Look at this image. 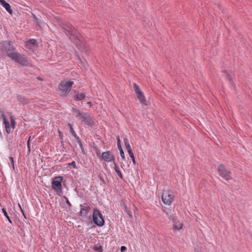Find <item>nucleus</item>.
<instances>
[{
    "label": "nucleus",
    "instance_id": "obj_9",
    "mask_svg": "<svg viewBox=\"0 0 252 252\" xmlns=\"http://www.w3.org/2000/svg\"><path fill=\"white\" fill-rule=\"evenodd\" d=\"M81 119L82 120V121L85 123L86 125L90 127H93L94 124V122L93 118L89 114L87 113H85L83 115V116H82Z\"/></svg>",
    "mask_w": 252,
    "mask_h": 252
},
{
    "label": "nucleus",
    "instance_id": "obj_8",
    "mask_svg": "<svg viewBox=\"0 0 252 252\" xmlns=\"http://www.w3.org/2000/svg\"><path fill=\"white\" fill-rule=\"evenodd\" d=\"M13 43L10 40L2 41L0 43V50L5 53L13 46Z\"/></svg>",
    "mask_w": 252,
    "mask_h": 252
},
{
    "label": "nucleus",
    "instance_id": "obj_22",
    "mask_svg": "<svg viewBox=\"0 0 252 252\" xmlns=\"http://www.w3.org/2000/svg\"><path fill=\"white\" fill-rule=\"evenodd\" d=\"M124 142L126 145V148L127 151V152L132 150L129 144L128 139L127 138H124Z\"/></svg>",
    "mask_w": 252,
    "mask_h": 252
},
{
    "label": "nucleus",
    "instance_id": "obj_33",
    "mask_svg": "<svg viewBox=\"0 0 252 252\" xmlns=\"http://www.w3.org/2000/svg\"><path fill=\"white\" fill-rule=\"evenodd\" d=\"M64 198L65 199V202L66 203V204L68 205L69 207H70L71 206V204L68 200V198L65 196H64Z\"/></svg>",
    "mask_w": 252,
    "mask_h": 252
},
{
    "label": "nucleus",
    "instance_id": "obj_34",
    "mask_svg": "<svg viewBox=\"0 0 252 252\" xmlns=\"http://www.w3.org/2000/svg\"><path fill=\"white\" fill-rule=\"evenodd\" d=\"M126 247L124 246H121V248H120V250L122 252H125L126 251Z\"/></svg>",
    "mask_w": 252,
    "mask_h": 252
},
{
    "label": "nucleus",
    "instance_id": "obj_19",
    "mask_svg": "<svg viewBox=\"0 0 252 252\" xmlns=\"http://www.w3.org/2000/svg\"><path fill=\"white\" fill-rule=\"evenodd\" d=\"M73 112L75 114L76 117H80L81 119L85 113L81 112L79 109L73 108Z\"/></svg>",
    "mask_w": 252,
    "mask_h": 252
},
{
    "label": "nucleus",
    "instance_id": "obj_2",
    "mask_svg": "<svg viewBox=\"0 0 252 252\" xmlns=\"http://www.w3.org/2000/svg\"><path fill=\"white\" fill-rule=\"evenodd\" d=\"M11 60L15 61L22 66H31V61L29 58L27 57L25 55L20 54L18 52L12 57Z\"/></svg>",
    "mask_w": 252,
    "mask_h": 252
},
{
    "label": "nucleus",
    "instance_id": "obj_4",
    "mask_svg": "<svg viewBox=\"0 0 252 252\" xmlns=\"http://www.w3.org/2000/svg\"><path fill=\"white\" fill-rule=\"evenodd\" d=\"M63 181V177L61 176H56L52 179L51 186L52 189L60 195L59 192H61L63 189L62 183Z\"/></svg>",
    "mask_w": 252,
    "mask_h": 252
},
{
    "label": "nucleus",
    "instance_id": "obj_32",
    "mask_svg": "<svg viewBox=\"0 0 252 252\" xmlns=\"http://www.w3.org/2000/svg\"><path fill=\"white\" fill-rule=\"evenodd\" d=\"M75 138L77 140V143L79 144V145H81V141L79 138V137L77 135H75V136H74Z\"/></svg>",
    "mask_w": 252,
    "mask_h": 252
},
{
    "label": "nucleus",
    "instance_id": "obj_31",
    "mask_svg": "<svg viewBox=\"0 0 252 252\" xmlns=\"http://www.w3.org/2000/svg\"><path fill=\"white\" fill-rule=\"evenodd\" d=\"M126 210L128 214V215L132 218V213L131 212V211L130 210H129L126 207Z\"/></svg>",
    "mask_w": 252,
    "mask_h": 252
},
{
    "label": "nucleus",
    "instance_id": "obj_29",
    "mask_svg": "<svg viewBox=\"0 0 252 252\" xmlns=\"http://www.w3.org/2000/svg\"><path fill=\"white\" fill-rule=\"evenodd\" d=\"M94 250L99 252H102V247L101 246H94Z\"/></svg>",
    "mask_w": 252,
    "mask_h": 252
},
{
    "label": "nucleus",
    "instance_id": "obj_3",
    "mask_svg": "<svg viewBox=\"0 0 252 252\" xmlns=\"http://www.w3.org/2000/svg\"><path fill=\"white\" fill-rule=\"evenodd\" d=\"M73 84L74 82L71 81H62L59 85V89L61 93V94L66 96L71 91Z\"/></svg>",
    "mask_w": 252,
    "mask_h": 252
},
{
    "label": "nucleus",
    "instance_id": "obj_14",
    "mask_svg": "<svg viewBox=\"0 0 252 252\" xmlns=\"http://www.w3.org/2000/svg\"><path fill=\"white\" fill-rule=\"evenodd\" d=\"M136 95L137 98L141 103L145 104V105H147L145 96L142 91L136 94Z\"/></svg>",
    "mask_w": 252,
    "mask_h": 252
},
{
    "label": "nucleus",
    "instance_id": "obj_17",
    "mask_svg": "<svg viewBox=\"0 0 252 252\" xmlns=\"http://www.w3.org/2000/svg\"><path fill=\"white\" fill-rule=\"evenodd\" d=\"M118 148L119 150H120V155L122 158L123 160H125V154L124 152V151L121 147V144H120V140L119 137L118 138Z\"/></svg>",
    "mask_w": 252,
    "mask_h": 252
},
{
    "label": "nucleus",
    "instance_id": "obj_46",
    "mask_svg": "<svg viewBox=\"0 0 252 252\" xmlns=\"http://www.w3.org/2000/svg\"><path fill=\"white\" fill-rule=\"evenodd\" d=\"M88 104H91V102H88Z\"/></svg>",
    "mask_w": 252,
    "mask_h": 252
},
{
    "label": "nucleus",
    "instance_id": "obj_45",
    "mask_svg": "<svg viewBox=\"0 0 252 252\" xmlns=\"http://www.w3.org/2000/svg\"><path fill=\"white\" fill-rule=\"evenodd\" d=\"M96 154H97V156L98 157V156H99V154H98L97 153H96Z\"/></svg>",
    "mask_w": 252,
    "mask_h": 252
},
{
    "label": "nucleus",
    "instance_id": "obj_11",
    "mask_svg": "<svg viewBox=\"0 0 252 252\" xmlns=\"http://www.w3.org/2000/svg\"><path fill=\"white\" fill-rule=\"evenodd\" d=\"M72 96L74 98L75 101L81 100L85 98L86 97V94L85 93H81L79 94L78 92L74 91L73 93L71 94Z\"/></svg>",
    "mask_w": 252,
    "mask_h": 252
},
{
    "label": "nucleus",
    "instance_id": "obj_44",
    "mask_svg": "<svg viewBox=\"0 0 252 252\" xmlns=\"http://www.w3.org/2000/svg\"><path fill=\"white\" fill-rule=\"evenodd\" d=\"M59 132H60V136H62V133H61V131H59Z\"/></svg>",
    "mask_w": 252,
    "mask_h": 252
},
{
    "label": "nucleus",
    "instance_id": "obj_36",
    "mask_svg": "<svg viewBox=\"0 0 252 252\" xmlns=\"http://www.w3.org/2000/svg\"><path fill=\"white\" fill-rule=\"evenodd\" d=\"M226 78L229 80V81L230 82L231 80V78L230 76L228 74V73L226 71L224 72Z\"/></svg>",
    "mask_w": 252,
    "mask_h": 252
},
{
    "label": "nucleus",
    "instance_id": "obj_10",
    "mask_svg": "<svg viewBox=\"0 0 252 252\" xmlns=\"http://www.w3.org/2000/svg\"><path fill=\"white\" fill-rule=\"evenodd\" d=\"M101 158L107 162L114 161V156L110 151H106L102 153Z\"/></svg>",
    "mask_w": 252,
    "mask_h": 252
},
{
    "label": "nucleus",
    "instance_id": "obj_16",
    "mask_svg": "<svg viewBox=\"0 0 252 252\" xmlns=\"http://www.w3.org/2000/svg\"><path fill=\"white\" fill-rule=\"evenodd\" d=\"M17 53V52L16 49L14 46H12L11 48H10V49L6 52L7 56L10 59H11L12 57H13V56Z\"/></svg>",
    "mask_w": 252,
    "mask_h": 252
},
{
    "label": "nucleus",
    "instance_id": "obj_15",
    "mask_svg": "<svg viewBox=\"0 0 252 252\" xmlns=\"http://www.w3.org/2000/svg\"><path fill=\"white\" fill-rule=\"evenodd\" d=\"M17 53V52L16 49L14 46H12L11 48H10V49L6 52L7 56L10 59H11L12 57H13V56Z\"/></svg>",
    "mask_w": 252,
    "mask_h": 252
},
{
    "label": "nucleus",
    "instance_id": "obj_30",
    "mask_svg": "<svg viewBox=\"0 0 252 252\" xmlns=\"http://www.w3.org/2000/svg\"><path fill=\"white\" fill-rule=\"evenodd\" d=\"M30 138H31V137H29V138L27 141L28 151L29 153L31 152L30 144Z\"/></svg>",
    "mask_w": 252,
    "mask_h": 252
},
{
    "label": "nucleus",
    "instance_id": "obj_7",
    "mask_svg": "<svg viewBox=\"0 0 252 252\" xmlns=\"http://www.w3.org/2000/svg\"><path fill=\"white\" fill-rule=\"evenodd\" d=\"M218 169L220 175L225 180L228 181L231 178L230 172L226 170L223 164L219 165Z\"/></svg>",
    "mask_w": 252,
    "mask_h": 252
},
{
    "label": "nucleus",
    "instance_id": "obj_25",
    "mask_svg": "<svg viewBox=\"0 0 252 252\" xmlns=\"http://www.w3.org/2000/svg\"><path fill=\"white\" fill-rule=\"evenodd\" d=\"M2 213H3V214H4V216H5V217L7 218V219L8 220V221H9L10 223H12V221H11V220H10V218H9V216L8 215V214H7V212H6V209H5V208H3L2 209Z\"/></svg>",
    "mask_w": 252,
    "mask_h": 252
},
{
    "label": "nucleus",
    "instance_id": "obj_24",
    "mask_svg": "<svg viewBox=\"0 0 252 252\" xmlns=\"http://www.w3.org/2000/svg\"><path fill=\"white\" fill-rule=\"evenodd\" d=\"M5 125V130H6V132L8 133V134H9L13 130H11V128L10 127V125L9 124V123H6Z\"/></svg>",
    "mask_w": 252,
    "mask_h": 252
},
{
    "label": "nucleus",
    "instance_id": "obj_28",
    "mask_svg": "<svg viewBox=\"0 0 252 252\" xmlns=\"http://www.w3.org/2000/svg\"><path fill=\"white\" fill-rule=\"evenodd\" d=\"M127 152H128V153L129 154V157L131 158V159L132 160V161H133V163L135 164V158H134V155H133V153L132 152V151L131 150V151H128Z\"/></svg>",
    "mask_w": 252,
    "mask_h": 252
},
{
    "label": "nucleus",
    "instance_id": "obj_43",
    "mask_svg": "<svg viewBox=\"0 0 252 252\" xmlns=\"http://www.w3.org/2000/svg\"><path fill=\"white\" fill-rule=\"evenodd\" d=\"M37 79L39 80H42V79L40 77H38Z\"/></svg>",
    "mask_w": 252,
    "mask_h": 252
},
{
    "label": "nucleus",
    "instance_id": "obj_21",
    "mask_svg": "<svg viewBox=\"0 0 252 252\" xmlns=\"http://www.w3.org/2000/svg\"><path fill=\"white\" fill-rule=\"evenodd\" d=\"M10 126L12 127V129H14L15 127L16 122L14 119V117L13 116H10Z\"/></svg>",
    "mask_w": 252,
    "mask_h": 252
},
{
    "label": "nucleus",
    "instance_id": "obj_5",
    "mask_svg": "<svg viewBox=\"0 0 252 252\" xmlns=\"http://www.w3.org/2000/svg\"><path fill=\"white\" fill-rule=\"evenodd\" d=\"M94 222L98 226H102L104 224V220L100 211L95 208L94 210L93 214Z\"/></svg>",
    "mask_w": 252,
    "mask_h": 252
},
{
    "label": "nucleus",
    "instance_id": "obj_23",
    "mask_svg": "<svg viewBox=\"0 0 252 252\" xmlns=\"http://www.w3.org/2000/svg\"><path fill=\"white\" fill-rule=\"evenodd\" d=\"M0 116L2 118V120H3V124L4 125H5V124L6 123H9V122L7 121L6 120V117H5V115L4 114L2 110L1 109H0Z\"/></svg>",
    "mask_w": 252,
    "mask_h": 252
},
{
    "label": "nucleus",
    "instance_id": "obj_37",
    "mask_svg": "<svg viewBox=\"0 0 252 252\" xmlns=\"http://www.w3.org/2000/svg\"><path fill=\"white\" fill-rule=\"evenodd\" d=\"M70 129H71V134L74 137L75 136V135H77L75 132V131L73 130V128L70 126Z\"/></svg>",
    "mask_w": 252,
    "mask_h": 252
},
{
    "label": "nucleus",
    "instance_id": "obj_20",
    "mask_svg": "<svg viewBox=\"0 0 252 252\" xmlns=\"http://www.w3.org/2000/svg\"><path fill=\"white\" fill-rule=\"evenodd\" d=\"M113 164L114 165V169H115V171L117 172V173L118 174L119 177L121 179H123V175H122L121 172L120 171V170H119L118 166L117 165L116 163L114 161L113 162Z\"/></svg>",
    "mask_w": 252,
    "mask_h": 252
},
{
    "label": "nucleus",
    "instance_id": "obj_12",
    "mask_svg": "<svg viewBox=\"0 0 252 252\" xmlns=\"http://www.w3.org/2000/svg\"><path fill=\"white\" fill-rule=\"evenodd\" d=\"M25 46L28 48H31L32 46H38L37 42L35 39H30L25 43Z\"/></svg>",
    "mask_w": 252,
    "mask_h": 252
},
{
    "label": "nucleus",
    "instance_id": "obj_35",
    "mask_svg": "<svg viewBox=\"0 0 252 252\" xmlns=\"http://www.w3.org/2000/svg\"><path fill=\"white\" fill-rule=\"evenodd\" d=\"M33 21L35 23H37L38 21V19L36 17V16L35 15H33L32 16Z\"/></svg>",
    "mask_w": 252,
    "mask_h": 252
},
{
    "label": "nucleus",
    "instance_id": "obj_40",
    "mask_svg": "<svg viewBox=\"0 0 252 252\" xmlns=\"http://www.w3.org/2000/svg\"><path fill=\"white\" fill-rule=\"evenodd\" d=\"M79 146H80V148L81 149L82 152L83 154H85V150H84V148H83L82 143H81V145H79Z\"/></svg>",
    "mask_w": 252,
    "mask_h": 252
},
{
    "label": "nucleus",
    "instance_id": "obj_6",
    "mask_svg": "<svg viewBox=\"0 0 252 252\" xmlns=\"http://www.w3.org/2000/svg\"><path fill=\"white\" fill-rule=\"evenodd\" d=\"M161 198L163 202L166 205H170L173 201V195L168 190H164Z\"/></svg>",
    "mask_w": 252,
    "mask_h": 252
},
{
    "label": "nucleus",
    "instance_id": "obj_18",
    "mask_svg": "<svg viewBox=\"0 0 252 252\" xmlns=\"http://www.w3.org/2000/svg\"><path fill=\"white\" fill-rule=\"evenodd\" d=\"M81 207H83V208L81 209L80 211V216L81 217H86L88 213V210L86 207L83 206L82 204H80Z\"/></svg>",
    "mask_w": 252,
    "mask_h": 252
},
{
    "label": "nucleus",
    "instance_id": "obj_1",
    "mask_svg": "<svg viewBox=\"0 0 252 252\" xmlns=\"http://www.w3.org/2000/svg\"><path fill=\"white\" fill-rule=\"evenodd\" d=\"M63 29L66 34L69 36L70 40L74 43L78 44L80 40L79 34L78 31L71 24L65 23L63 24Z\"/></svg>",
    "mask_w": 252,
    "mask_h": 252
},
{
    "label": "nucleus",
    "instance_id": "obj_13",
    "mask_svg": "<svg viewBox=\"0 0 252 252\" xmlns=\"http://www.w3.org/2000/svg\"><path fill=\"white\" fill-rule=\"evenodd\" d=\"M0 4L6 9V10L10 14L12 13L10 4L4 0H0Z\"/></svg>",
    "mask_w": 252,
    "mask_h": 252
},
{
    "label": "nucleus",
    "instance_id": "obj_26",
    "mask_svg": "<svg viewBox=\"0 0 252 252\" xmlns=\"http://www.w3.org/2000/svg\"><path fill=\"white\" fill-rule=\"evenodd\" d=\"M183 226L182 223H179V224H174L173 225V229L176 230H180Z\"/></svg>",
    "mask_w": 252,
    "mask_h": 252
},
{
    "label": "nucleus",
    "instance_id": "obj_42",
    "mask_svg": "<svg viewBox=\"0 0 252 252\" xmlns=\"http://www.w3.org/2000/svg\"><path fill=\"white\" fill-rule=\"evenodd\" d=\"M22 96H21V95H17V98H18V99L20 101H22Z\"/></svg>",
    "mask_w": 252,
    "mask_h": 252
},
{
    "label": "nucleus",
    "instance_id": "obj_41",
    "mask_svg": "<svg viewBox=\"0 0 252 252\" xmlns=\"http://www.w3.org/2000/svg\"><path fill=\"white\" fill-rule=\"evenodd\" d=\"M18 206H19V207L20 208V210H21V212L22 213L23 216H24V217L26 218V216H25V215L24 214V211L23 210V209H22V207L21 206V205H20V204H18Z\"/></svg>",
    "mask_w": 252,
    "mask_h": 252
},
{
    "label": "nucleus",
    "instance_id": "obj_27",
    "mask_svg": "<svg viewBox=\"0 0 252 252\" xmlns=\"http://www.w3.org/2000/svg\"><path fill=\"white\" fill-rule=\"evenodd\" d=\"M133 88H134V92L136 93V94L138 93L139 92H141L139 86L138 85H137L135 83H134V84H133Z\"/></svg>",
    "mask_w": 252,
    "mask_h": 252
},
{
    "label": "nucleus",
    "instance_id": "obj_39",
    "mask_svg": "<svg viewBox=\"0 0 252 252\" xmlns=\"http://www.w3.org/2000/svg\"><path fill=\"white\" fill-rule=\"evenodd\" d=\"M69 165L73 168H76V163L75 161L71 162Z\"/></svg>",
    "mask_w": 252,
    "mask_h": 252
},
{
    "label": "nucleus",
    "instance_id": "obj_38",
    "mask_svg": "<svg viewBox=\"0 0 252 252\" xmlns=\"http://www.w3.org/2000/svg\"><path fill=\"white\" fill-rule=\"evenodd\" d=\"M10 161H11V163L12 164L13 167L14 168V159L12 157H9Z\"/></svg>",
    "mask_w": 252,
    "mask_h": 252
}]
</instances>
